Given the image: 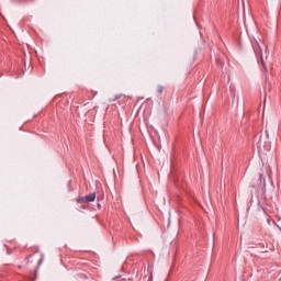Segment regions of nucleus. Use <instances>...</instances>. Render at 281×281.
<instances>
[{
	"mask_svg": "<svg viewBox=\"0 0 281 281\" xmlns=\"http://www.w3.org/2000/svg\"><path fill=\"white\" fill-rule=\"evenodd\" d=\"M252 47L257 58H260L261 65L265 66V58H269V48L267 47V44H265V42H255Z\"/></svg>",
	"mask_w": 281,
	"mask_h": 281,
	"instance_id": "nucleus-1",
	"label": "nucleus"
},
{
	"mask_svg": "<svg viewBox=\"0 0 281 281\" xmlns=\"http://www.w3.org/2000/svg\"><path fill=\"white\" fill-rule=\"evenodd\" d=\"M93 201H95V193H90L83 198H80L78 203H91Z\"/></svg>",
	"mask_w": 281,
	"mask_h": 281,
	"instance_id": "nucleus-2",
	"label": "nucleus"
},
{
	"mask_svg": "<svg viewBox=\"0 0 281 281\" xmlns=\"http://www.w3.org/2000/svg\"><path fill=\"white\" fill-rule=\"evenodd\" d=\"M259 181H260V183H263V186H267V180L265 179V173L260 175Z\"/></svg>",
	"mask_w": 281,
	"mask_h": 281,
	"instance_id": "nucleus-3",
	"label": "nucleus"
},
{
	"mask_svg": "<svg viewBox=\"0 0 281 281\" xmlns=\"http://www.w3.org/2000/svg\"><path fill=\"white\" fill-rule=\"evenodd\" d=\"M157 93H158V95H161V93H164V86H159L157 88Z\"/></svg>",
	"mask_w": 281,
	"mask_h": 281,
	"instance_id": "nucleus-4",
	"label": "nucleus"
},
{
	"mask_svg": "<svg viewBox=\"0 0 281 281\" xmlns=\"http://www.w3.org/2000/svg\"><path fill=\"white\" fill-rule=\"evenodd\" d=\"M123 94H116L113 99L110 100V102H115V100H120Z\"/></svg>",
	"mask_w": 281,
	"mask_h": 281,
	"instance_id": "nucleus-5",
	"label": "nucleus"
}]
</instances>
